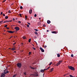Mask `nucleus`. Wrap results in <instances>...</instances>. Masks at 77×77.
<instances>
[{
	"mask_svg": "<svg viewBox=\"0 0 77 77\" xmlns=\"http://www.w3.org/2000/svg\"><path fill=\"white\" fill-rule=\"evenodd\" d=\"M17 68H21L22 66V64H21V63H17Z\"/></svg>",
	"mask_w": 77,
	"mask_h": 77,
	"instance_id": "obj_1",
	"label": "nucleus"
},
{
	"mask_svg": "<svg viewBox=\"0 0 77 77\" xmlns=\"http://www.w3.org/2000/svg\"><path fill=\"white\" fill-rule=\"evenodd\" d=\"M68 68L69 69H71V70H72V71H74L75 70V69L74 68V67L68 66Z\"/></svg>",
	"mask_w": 77,
	"mask_h": 77,
	"instance_id": "obj_2",
	"label": "nucleus"
},
{
	"mask_svg": "<svg viewBox=\"0 0 77 77\" xmlns=\"http://www.w3.org/2000/svg\"><path fill=\"white\" fill-rule=\"evenodd\" d=\"M14 29L18 31L20 30V28L18 27H15Z\"/></svg>",
	"mask_w": 77,
	"mask_h": 77,
	"instance_id": "obj_3",
	"label": "nucleus"
},
{
	"mask_svg": "<svg viewBox=\"0 0 77 77\" xmlns=\"http://www.w3.org/2000/svg\"><path fill=\"white\" fill-rule=\"evenodd\" d=\"M40 50H41V51H42V52H44V49H43L41 47H40Z\"/></svg>",
	"mask_w": 77,
	"mask_h": 77,
	"instance_id": "obj_4",
	"label": "nucleus"
},
{
	"mask_svg": "<svg viewBox=\"0 0 77 77\" xmlns=\"http://www.w3.org/2000/svg\"><path fill=\"white\" fill-rule=\"evenodd\" d=\"M9 49H10L11 50L13 51L15 50H16V49H15V48L14 47L12 48H9Z\"/></svg>",
	"mask_w": 77,
	"mask_h": 77,
	"instance_id": "obj_5",
	"label": "nucleus"
},
{
	"mask_svg": "<svg viewBox=\"0 0 77 77\" xmlns=\"http://www.w3.org/2000/svg\"><path fill=\"white\" fill-rule=\"evenodd\" d=\"M29 12L30 14H32V9L29 10Z\"/></svg>",
	"mask_w": 77,
	"mask_h": 77,
	"instance_id": "obj_6",
	"label": "nucleus"
},
{
	"mask_svg": "<svg viewBox=\"0 0 77 77\" xmlns=\"http://www.w3.org/2000/svg\"><path fill=\"white\" fill-rule=\"evenodd\" d=\"M5 76V75L4 73H2L1 74V77H4Z\"/></svg>",
	"mask_w": 77,
	"mask_h": 77,
	"instance_id": "obj_7",
	"label": "nucleus"
},
{
	"mask_svg": "<svg viewBox=\"0 0 77 77\" xmlns=\"http://www.w3.org/2000/svg\"><path fill=\"white\" fill-rule=\"evenodd\" d=\"M9 71H4V74H8V73H9Z\"/></svg>",
	"mask_w": 77,
	"mask_h": 77,
	"instance_id": "obj_8",
	"label": "nucleus"
},
{
	"mask_svg": "<svg viewBox=\"0 0 77 77\" xmlns=\"http://www.w3.org/2000/svg\"><path fill=\"white\" fill-rule=\"evenodd\" d=\"M51 33H54L55 34H56V33H57V32L56 31H52L51 32Z\"/></svg>",
	"mask_w": 77,
	"mask_h": 77,
	"instance_id": "obj_9",
	"label": "nucleus"
},
{
	"mask_svg": "<svg viewBox=\"0 0 77 77\" xmlns=\"http://www.w3.org/2000/svg\"><path fill=\"white\" fill-rule=\"evenodd\" d=\"M7 32L8 33H12V31L7 30Z\"/></svg>",
	"mask_w": 77,
	"mask_h": 77,
	"instance_id": "obj_10",
	"label": "nucleus"
},
{
	"mask_svg": "<svg viewBox=\"0 0 77 77\" xmlns=\"http://www.w3.org/2000/svg\"><path fill=\"white\" fill-rule=\"evenodd\" d=\"M29 67L30 68H31L32 69H35V68L34 67H33L31 66H29Z\"/></svg>",
	"mask_w": 77,
	"mask_h": 77,
	"instance_id": "obj_11",
	"label": "nucleus"
},
{
	"mask_svg": "<svg viewBox=\"0 0 77 77\" xmlns=\"http://www.w3.org/2000/svg\"><path fill=\"white\" fill-rule=\"evenodd\" d=\"M47 23L48 24H50V23H51V21H50L49 20H48L47 21Z\"/></svg>",
	"mask_w": 77,
	"mask_h": 77,
	"instance_id": "obj_12",
	"label": "nucleus"
},
{
	"mask_svg": "<svg viewBox=\"0 0 77 77\" xmlns=\"http://www.w3.org/2000/svg\"><path fill=\"white\" fill-rule=\"evenodd\" d=\"M62 60H60L58 62V63L60 64L62 63Z\"/></svg>",
	"mask_w": 77,
	"mask_h": 77,
	"instance_id": "obj_13",
	"label": "nucleus"
},
{
	"mask_svg": "<svg viewBox=\"0 0 77 77\" xmlns=\"http://www.w3.org/2000/svg\"><path fill=\"white\" fill-rule=\"evenodd\" d=\"M25 20H27V16L26 15H25Z\"/></svg>",
	"mask_w": 77,
	"mask_h": 77,
	"instance_id": "obj_14",
	"label": "nucleus"
},
{
	"mask_svg": "<svg viewBox=\"0 0 77 77\" xmlns=\"http://www.w3.org/2000/svg\"><path fill=\"white\" fill-rule=\"evenodd\" d=\"M57 56L58 57H60V54H57Z\"/></svg>",
	"mask_w": 77,
	"mask_h": 77,
	"instance_id": "obj_15",
	"label": "nucleus"
},
{
	"mask_svg": "<svg viewBox=\"0 0 77 77\" xmlns=\"http://www.w3.org/2000/svg\"><path fill=\"white\" fill-rule=\"evenodd\" d=\"M54 69V68H53L51 69V71H50L51 72H52V71H53V70Z\"/></svg>",
	"mask_w": 77,
	"mask_h": 77,
	"instance_id": "obj_16",
	"label": "nucleus"
},
{
	"mask_svg": "<svg viewBox=\"0 0 77 77\" xmlns=\"http://www.w3.org/2000/svg\"><path fill=\"white\" fill-rule=\"evenodd\" d=\"M38 25H41V23L40 22H38Z\"/></svg>",
	"mask_w": 77,
	"mask_h": 77,
	"instance_id": "obj_17",
	"label": "nucleus"
},
{
	"mask_svg": "<svg viewBox=\"0 0 77 77\" xmlns=\"http://www.w3.org/2000/svg\"><path fill=\"white\" fill-rule=\"evenodd\" d=\"M8 22H9V21H8L7 20H5V21L3 22L4 23H8Z\"/></svg>",
	"mask_w": 77,
	"mask_h": 77,
	"instance_id": "obj_18",
	"label": "nucleus"
},
{
	"mask_svg": "<svg viewBox=\"0 0 77 77\" xmlns=\"http://www.w3.org/2000/svg\"><path fill=\"white\" fill-rule=\"evenodd\" d=\"M17 75V74L14 75L12 77H16Z\"/></svg>",
	"mask_w": 77,
	"mask_h": 77,
	"instance_id": "obj_19",
	"label": "nucleus"
},
{
	"mask_svg": "<svg viewBox=\"0 0 77 77\" xmlns=\"http://www.w3.org/2000/svg\"><path fill=\"white\" fill-rule=\"evenodd\" d=\"M41 72H44V70L42 69L41 70Z\"/></svg>",
	"mask_w": 77,
	"mask_h": 77,
	"instance_id": "obj_20",
	"label": "nucleus"
},
{
	"mask_svg": "<svg viewBox=\"0 0 77 77\" xmlns=\"http://www.w3.org/2000/svg\"><path fill=\"white\" fill-rule=\"evenodd\" d=\"M5 19H8V16H6L5 17Z\"/></svg>",
	"mask_w": 77,
	"mask_h": 77,
	"instance_id": "obj_21",
	"label": "nucleus"
},
{
	"mask_svg": "<svg viewBox=\"0 0 77 77\" xmlns=\"http://www.w3.org/2000/svg\"><path fill=\"white\" fill-rule=\"evenodd\" d=\"M22 38H23V39H26V36H24L23 37H22Z\"/></svg>",
	"mask_w": 77,
	"mask_h": 77,
	"instance_id": "obj_22",
	"label": "nucleus"
},
{
	"mask_svg": "<svg viewBox=\"0 0 77 77\" xmlns=\"http://www.w3.org/2000/svg\"><path fill=\"white\" fill-rule=\"evenodd\" d=\"M69 76H70V77H75V76H73L72 75H69Z\"/></svg>",
	"mask_w": 77,
	"mask_h": 77,
	"instance_id": "obj_23",
	"label": "nucleus"
},
{
	"mask_svg": "<svg viewBox=\"0 0 77 77\" xmlns=\"http://www.w3.org/2000/svg\"><path fill=\"white\" fill-rule=\"evenodd\" d=\"M6 69H5V70H4V71H7V70H8V68H6Z\"/></svg>",
	"mask_w": 77,
	"mask_h": 77,
	"instance_id": "obj_24",
	"label": "nucleus"
},
{
	"mask_svg": "<svg viewBox=\"0 0 77 77\" xmlns=\"http://www.w3.org/2000/svg\"><path fill=\"white\" fill-rule=\"evenodd\" d=\"M24 75H26L27 74H26V72H25L23 73Z\"/></svg>",
	"mask_w": 77,
	"mask_h": 77,
	"instance_id": "obj_25",
	"label": "nucleus"
},
{
	"mask_svg": "<svg viewBox=\"0 0 77 77\" xmlns=\"http://www.w3.org/2000/svg\"><path fill=\"white\" fill-rule=\"evenodd\" d=\"M60 65L58 63L57 64H56V66H58V65Z\"/></svg>",
	"mask_w": 77,
	"mask_h": 77,
	"instance_id": "obj_26",
	"label": "nucleus"
},
{
	"mask_svg": "<svg viewBox=\"0 0 77 77\" xmlns=\"http://www.w3.org/2000/svg\"><path fill=\"white\" fill-rule=\"evenodd\" d=\"M35 35H38V32H35Z\"/></svg>",
	"mask_w": 77,
	"mask_h": 77,
	"instance_id": "obj_27",
	"label": "nucleus"
},
{
	"mask_svg": "<svg viewBox=\"0 0 77 77\" xmlns=\"http://www.w3.org/2000/svg\"><path fill=\"white\" fill-rule=\"evenodd\" d=\"M38 76V74H35L34 77H36Z\"/></svg>",
	"mask_w": 77,
	"mask_h": 77,
	"instance_id": "obj_28",
	"label": "nucleus"
},
{
	"mask_svg": "<svg viewBox=\"0 0 77 77\" xmlns=\"http://www.w3.org/2000/svg\"><path fill=\"white\" fill-rule=\"evenodd\" d=\"M52 62H50V63L49 64V65L50 66L51 65V64H52Z\"/></svg>",
	"mask_w": 77,
	"mask_h": 77,
	"instance_id": "obj_29",
	"label": "nucleus"
},
{
	"mask_svg": "<svg viewBox=\"0 0 77 77\" xmlns=\"http://www.w3.org/2000/svg\"><path fill=\"white\" fill-rule=\"evenodd\" d=\"M30 41H31V39L30 38L29 39L28 42H30Z\"/></svg>",
	"mask_w": 77,
	"mask_h": 77,
	"instance_id": "obj_30",
	"label": "nucleus"
},
{
	"mask_svg": "<svg viewBox=\"0 0 77 77\" xmlns=\"http://www.w3.org/2000/svg\"><path fill=\"white\" fill-rule=\"evenodd\" d=\"M43 26L44 27H46V25H45V24H43Z\"/></svg>",
	"mask_w": 77,
	"mask_h": 77,
	"instance_id": "obj_31",
	"label": "nucleus"
},
{
	"mask_svg": "<svg viewBox=\"0 0 77 77\" xmlns=\"http://www.w3.org/2000/svg\"><path fill=\"white\" fill-rule=\"evenodd\" d=\"M34 30H35L36 32H38V30L36 29H34Z\"/></svg>",
	"mask_w": 77,
	"mask_h": 77,
	"instance_id": "obj_32",
	"label": "nucleus"
},
{
	"mask_svg": "<svg viewBox=\"0 0 77 77\" xmlns=\"http://www.w3.org/2000/svg\"><path fill=\"white\" fill-rule=\"evenodd\" d=\"M71 57H74V55H73V54H71Z\"/></svg>",
	"mask_w": 77,
	"mask_h": 77,
	"instance_id": "obj_33",
	"label": "nucleus"
},
{
	"mask_svg": "<svg viewBox=\"0 0 77 77\" xmlns=\"http://www.w3.org/2000/svg\"><path fill=\"white\" fill-rule=\"evenodd\" d=\"M7 26H8L7 25H6L5 26H4V27H7Z\"/></svg>",
	"mask_w": 77,
	"mask_h": 77,
	"instance_id": "obj_34",
	"label": "nucleus"
},
{
	"mask_svg": "<svg viewBox=\"0 0 77 77\" xmlns=\"http://www.w3.org/2000/svg\"><path fill=\"white\" fill-rule=\"evenodd\" d=\"M36 16H37V15H36V14H35L34 15L35 17H36Z\"/></svg>",
	"mask_w": 77,
	"mask_h": 77,
	"instance_id": "obj_35",
	"label": "nucleus"
},
{
	"mask_svg": "<svg viewBox=\"0 0 77 77\" xmlns=\"http://www.w3.org/2000/svg\"><path fill=\"white\" fill-rule=\"evenodd\" d=\"M20 9H23V7H22V6H21L20 7Z\"/></svg>",
	"mask_w": 77,
	"mask_h": 77,
	"instance_id": "obj_36",
	"label": "nucleus"
},
{
	"mask_svg": "<svg viewBox=\"0 0 77 77\" xmlns=\"http://www.w3.org/2000/svg\"><path fill=\"white\" fill-rule=\"evenodd\" d=\"M35 74H32L31 75H33V76H34V77H35Z\"/></svg>",
	"mask_w": 77,
	"mask_h": 77,
	"instance_id": "obj_37",
	"label": "nucleus"
},
{
	"mask_svg": "<svg viewBox=\"0 0 77 77\" xmlns=\"http://www.w3.org/2000/svg\"><path fill=\"white\" fill-rule=\"evenodd\" d=\"M27 27H29V25L28 24H27Z\"/></svg>",
	"mask_w": 77,
	"mask_h": 77,
	"instance_id": "obj_38",
	"label": "nucleus"
},
{
	"mask_svg": "<svg viewBox=\"0 0 77 77\" xmlns=\"http://www.w3.org/2000/svg\"><path fill=\"white\" fill-rule=\"evenodd\" d=\"M8 12L10 14L11 13V11L9 10Z\"/></svg>",
	"mask_w": 77,
	"mask_h": 77,
	"instance_id": "obj_39",
	"label": "nucleus"
},
{
	"mask_svg": "<svg viewBox=\"0 0 77 77\" xmlns=\"http://www.w3.org/2000/svg\"><path fill=\"white\" fill-rule=\"evenodd\" d=\"M19 15H20V17H22V16H21V14H20Z\"/></svg>",
	"mask_w": 77,
	"mask_h": 77,
	"instance_id": "obj_40",
	"label": "nucleus"
},
{
	"mask_svg": "<svg viewBox=\"0 0 77 77\" xmlns=\"http://www.w3.org/2000/svg\"><path fill=\"white\" fill-rule=\"evenodd\" d=\"M2 14H3V12H1V13L0 14V15H2Z\"/></svg>",
	"mask_w": 77,
	"mask_h": 77,
	"instance_id": "obj_41",
	"label": "nucleus"
},
{
	"mask_svg": "<svg viewBox=\"0 0 77 77\" xmlns=\"http://www.w3.org/2000/svg\"><path fill=\"white\" fill-rule=\"evenodd\" d=\"M3 15L4 16V17H5V14L3 13Z\"/></svg>",
	"mask_w": 77,
	"mask_h": 77,
	"instance_id": "obj_42",
	"label": "nucleus"
},
{
	"mask_svg": "<svg viewBox=\"0 0 77 77\" xmlns=\"http://www.w3.org/2000/svg\"><path fill=\"white\" fill-rule=\"evenodd\" d=\"M15 44H16V42H15V43H14L13 44V45H15Z\"/></svg>",
	"mask_w": 77,
	"mask_h": 77,
	"instance_id": "obj_43",
	"label": "nucleus"
},
{
	"mask_svg": "<svg viewBox=\"0 0 77 77\" xmlns=\"http://www.w3.org/2000/svg\"><path fill=\"white\" fill-rule=\"evenodd\" d=\"M50 68V66H49L48 68L47 69H48L49 68Z\"/></svg>",
	"mask_w": 77,
	"mask_h": 77,
	"instance_id": "obj_44",
	"label": "nucleus"
},
{
	"mask_svg": "<svg viewBox=\"0 0 77 77\" xmlns=\"http://www.w3.org/2000/svg\"><path fill=\"white\" fill-rule=\"evenodd\" d=\"M33 48L34 49V50H36V48H33Z\"/></svg>",
	"mask_w": 77,
	"mask_h": 77,
	"instance_id": "obj_45",
	"label": "nucleus"
},
{
	"mask_svg": "<svg viewBox=\"0 0 77 77\" xmlns=\"http://www.w3.org/2000/svg\"><path fill=\"white\" fill-rule=\"evenodd\" d=\"M7 29L8 30H9V27L7 28Z\"/></svg>",
	"mask_w": 77,
	"mask_h": 77,
	"instance_id": "obj_46",
	"label": "nucleus"
},
{
	"mask_svg": "<svg viewBox=\"0 0 77 77\" xmlns=\"http://www.w3.org/2000/svg\"><path fill=\"white\" fill-rule=\"evenodd\" d=\"M27 24H29V25H30V23L28 22Z\"/></svg>",
	"mask_w": 77,
	"mask_h": 77,
	"instance_id": "obj_47",
	"label": "nucleus"
},
{
	"mask_svg": "<svg viewBox=\"0 0 77 77\" xmlns=\"http://www.w3.org/2000/svg\"><path fill=\"white\" fill-rule=\"evenodd\" d=\"M31 54V52H29V54Z\"/></svg>",
	"mask_w": 77,
	"mask_h": 77,
	"instance_id": "obj_48",
	"label": "nucleus"
},
{
	"mask_svg": "<svg viewBox=\"0 0 77 77\" xmlns=\"http://www.w3.org/2000/svg\"><path fill=\"white\" fill-rule=\"evenodd\" d=\"M15 18H13V21H15Z\"/></svg>",
	"mask_w": 77,
	"mask_h": 77,
	"instance_id": "obj_49",
	"label": "nucleus"
},
{
	"mask_svg": "<svg viewBox=\"0 0 77 77\" xmlns=\"http://www.w3.org/2000/svg\"><path fill=\"white\" fill-rule=\"evenodd\" d=\"M18 23H21V21H18Z\"/></svg>",
	"mask_w": 77,
	"mask_h": 77,
	"instance_id": "obj_50",
	"label": "nucleus"
},
{
	"mask_svg": "<svg viewBox=\"0 0 77 77\" xmlns=\"http://www.w3.org/2000/svg\"><path fill=\"white\" fill-rule=\"evenodd\" d=\"M47 47V46H45V48H46Z\"/></svg>",
	"mask_w": 77,
	"mask_h": 77,
	"instance_id": "obj_51",
	"label": "nucleus"
},
{
	"mask_svg": "<svg viewBox=\"0 0 77 77\" xmlns=\"http://www.w3.org/2000/svg\"><path fill=\"white\" fill-rule=\"evenodd\" d=\"M9 21V22H12V20H10L9 21Z\"/></svg>",
	"mask_w": 77,
	"mask_h": 77,
	"instance_id": "obj_52",
	"label": "nucleus"
},
{
	"mask_svg": "<svg viewBox=\"0 0 77 77\" xmlns=\"http://www.w3.org/2000/svg\"><path fill=\"white\" fill-rule=\"evenodd\" d=\"M14 32H15V31H12V33H13Z\"/></svg>",
	"mask_w": 77,
	"mask_h": 77,
	"instance_id": "obj_53",
	"label": "nucleus"
},
{
	"mask_svg": "<svg viewBox=\"0 0 77 77\" xmlns=\"http://www.w3.org/2000/svg\"><path fill=\"white\" fill-rule=\"evenodd\" d=\"M3 21H1L0 22L1 23H2L3 22Z\"/></svg>",
	"mask_w": 77,
	"mask_h": 77,
	"instance_id": "obj_54",
	"label": "nucleus"
},
{
	"mask_svg": "<svg viewBox=\"0 0 77 77\" xmlns=\"http://www.w3.org/2000/svg\"><path fill=\"white\" fill-rule=\"evenodd\" d=\"M6 0H5L3 2H5V1H6Z\"/></svg>",
	"mask_w": 77,
	"mask_h": 77,
	"instance_id": "obj_55",
	"label": "nucleus"
},
{
	"mask_svg": "<svg viewBox=\"0 0 77 77\" xmlns=\"http://www.w3.org/2000/svg\"><path fill=\"white\" fill-rule=\"evenodd\" d=\"M47 32H49V31L48 30H47Z\"/></svg>",
	"mask_w": 77,
	"mask_h": 77,
	"instance_id": "obj_56",
	"label": "nucleus"
},
{
	"mask_svg": "<svg viewBox=\"0 0 77 77\" xmlns=\"http://www.w3.org/2000/svg\"><path fill=\"white\" fill-rule=\"evenodd\" d=\"M14 53H16V51H14Z\"/></svg>",
	"mask_w": 77,
	"mask_h": 77,
	"instance_id": "obj_57",
	"label": "nucleus"
},
{
	"mask_svg": "<svg viewBox=\"0 0 77 77\" xmlns=\"http://www.w3.org/2000/svg\"><path fill=\"white\" fill-rule=\"evenodd\" d=\"M12 36H11L10 37V39H11V38H12Z\"/></svg>",
	"mask_w": 77,
	"mask_h": 77,
	"instance_id": "obj_58",
	"label": "nucleus"
},
{
	"mask_svg": "<svg viewBox=\"0 0 77 77\" xmlns=\"http://www.w3.org/2000/svg\"><path fill=\"white\" fill-rule=\"evenodd\" d=\"M45 69H44L43 70L44 71H45Z\"/></svg>",
	"mask_w": 77,
	"mask_h": 77,
	"instance_id": "obj_59",
	"label": "nucleus"
},
{
	"mask_svg": "<svg viewBox=\"0 0 77 77\" xmlns=\"http://www.w3.org/2000/svg\"><path fill=\"white\" fill-rule=\"evenodd\" d=\"M39 20H41V18H39Z\"/></svg>",
	"mask_w": 77,
	"mask_h": 77,
	"instance_id": "obj_60",
	"label": "nucleus"
},
{
	"mask_svg": "<svg viewBox=\"0 0 77 77\" xmlns=\"http://www.w3.org/2000/svg\"><path fill=\"white\" fill-rule=\"evenodd\" d=\"M47 69H45V70H47Z\"/></svg>",
	"mask_w": 77,
	"mask_h": 77,
	"instance_id": "obj_61",
	"label": "nucleus"
},
{
	"mask_svg": "<svg viewBox=\"0 0 77 77\" xmlns=\"http://www.w3.org/2000/svg\"><path fill=\"white\" fill-rule=\"evenodd\" d=\"M33 45V46L34 47V45Z\"/></svg>",
	"mask_w": 77,
	"mask_h": 77,
	"instance_id": "obj_62",
	"label": "nucleus"
},
{
	"mask_svg": "<svg viewBox=\"0 0 77 77\" xmlns=\"http://www.w3.org/2000/svg\"><path fill=\"white\" fill-rule=\"evenodd\" d=\"M14 38H15V36H14Z\"/></svg>",
	"mask_w": 77,
	"mask_h": 77,
	"instance_id": "obj_63",
	"label": "nucleus"
},
{
	"mask_svg": "<svg viewBox=\"0 0 77 77\" xmlns=\"http://www.w3.org/2000/svg\"><path fill=\"white\" fill-rule=\"evenodd\" d=\"M64 76H65V75H64Z\"/></svg>",
	"mask_w": 77,
	"mask_h": 77,
	"instance_id": "obj_64",
	"label": "nucleus"
}]
</instances>
